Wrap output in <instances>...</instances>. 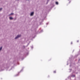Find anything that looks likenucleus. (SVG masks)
<instances>
[{"label": "nucleus", "mask_w": 80, "mask_h": 80, "mask_svg": "<svg viewBox=\"0 0 80 80\" xmlns=\"http://www.w3.org/2000/svg\"><path fill=\"white\" fill-rule=\"evenodd\" d=\"M9 18L10 20H12V19H13V18H12V17H10Z\"/></svg>", "instance_id": "3"}, {"label": "nucleus", "mask_w": 80, "mask_h": 80, "mask_svg": "<svg viewBox=\"0 0 80 80\" xmlns=\"http://www.w3.org/2000/svg\"><path fill=\"white\" fill-rule=\"evenodd\" d=\"M56 5H58V2H56Z\"/></svg>", "instance_id": "4"}, {"label": "nucleus", "mask_w": 80, "mask_h": 80, "mask_svg": "<svg viewBox=\"0 0 80 80\" xmlns=\"http://www.w3.org/2000/svg\"><path fill=\"white\" fill-rule=\"evenodd\" d=\"M72 77H75V75H72Z\"/></svg>", "instance_id": "8"}, {"label": "nucleus", "mask_w": 80, "mask_h": 80, "mask_svg": "<svg viewBox=\"0 0 80 80\" xmlns=\"http://www.w3.org/2000/svg\"><path fill=\"white\" fill-rule=\"evenodd\" d=\"M54 73H56V71H54Z\"/></svg>", "instance_id": "9"}, {"label": "nucleus", "mask_w": 80, "mask_h": 80, "mask_svg": "<svg viewBox=\"0 0 80 80\" xmlns=\"http://www.w3.org/2000/svg\"><path fill=\"white\" fill-rule=\"evenodd\" d=\"M34 12H32L31 14V16H32L33 15Z\"/></svg>", "instance_id": "2"}, {"label": "nucleus", "mask_w": 80, "mask_h": 80, "mask_svg": "<svg viewBox=\"0 0 80 80\" xmlns=\"http://www.w3.org/2000/svg\"><path fill=\"white\" fill-rule=\"evenodd\" d=\"M2 47H1L0 48V50H2Z\"/></svg>", "instance_id": "5"}, {"label": "nucleus", "mask_w": 80, "mask_h": 80, "mask_svg": "<svg viewBox=\"0 0 80 80\" xmlns=\"http://www.w3.org/2000/svg\"><path fill=\"white\" fill-rule=\"evenodd\" d=\"M21 37V35H18L17 36V37H16L15 38V39H17V38H18V37Z\"/></svg>", "instance_id": "1"}, {"label": "nucleus", "mask_w": 80, "mask_h": 80, "mask_svg": "<svg viewBox=\"0 0 80 80\" xmlns=\"http://www.w3.org/2000/svg\"><path fill=\"white\" fill-rule=\"evenodd\" d=\"M2 10V8H0V11H1V10Z\"/></svg>", "instance_id": "7"}, {"label": "nucleus", "mask_w": 80, "mask_h": 80, "mask_svg": "<svg viewBox=\"0 0 80 80\" xmlns=\"http://www.w3.org/2000/svg\"><path fill=\"white\" fill-rule=\"evenodd\" d=\"M13 15V13H11L10 14V15Z\"/></svg>", "instance_id": "6"}, {"label": "nucleus", "mask_w": 80, "mask_h": 80, "mask_svg": "<svg viewBox=\"0 0 80 80\" xmlns=\"http://www.w3.org/2000/svg\"><path fill=\"white\" fill-rule=\"evenodd\" d=\"M72 43H73L72 42H71V44H72Z\"/></svg>", "instance_id": "10"}]
</instances>
